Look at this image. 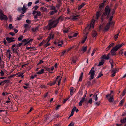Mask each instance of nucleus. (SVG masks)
<instances>
[{
    "label": "nucleus",
    "mask_w": 126,
    "mask_h": 126,
    "mask_svg": "<svg viewBox=\"0 0 126 126\" xmlns=\"http://www.w3.org/2000/svg\"><path fill=\"white\" fill-rule=\"evenodd\" d=\"M103 75V74H102V72H101L100 73L98 74V76L97 77V78H99L101 77Z\"/></svg>",
    "instance_id": "obj_42"
},
{
    "label": "nucleus",
    "mask_w": 126,
    "mask_h": 126,
    "mask_svg": "<svg viewBox=\"0 0 126 126\" xmlns=\"http://www.w3.org/2000/svg\"><path fill=\"white\" fill-rule=\"evenodd\" d=\"M54 34L52 32H50L49 33V35L47 39V40H48V42H49L50 39H53L54 37Z\"/></svg>",
    "instance_id": "obj_7"
},
{
    "label": "nucleus",
    "mask_w": 126,
    "mask_h": 126,
    "mask_svg": "<svg viewBox=\"0 0 126 126\" xmlns=\"http://www.w3.org/2000/svg\"><path fill=\"white\" fill-rule=\"evenodd\" d=\"M63 19L64 18L63 16H61L58 18V19L56 20V21H58V23L59 21H62L63 20Z\"/></svg>",
    "instance_id": "obj_21"
},
{
    "label": "nucleus",
    "mask_w": 126,
    "mask_h": 126,
    "mask_svg": "<svg viewBox=\"0 0 126 126\" xmlns=\"http://www.w3.org/2000/svg\"><path fill=\"white\" fill-rule=\"evenodd\" d=\"M50 115L49 114H47L44 116V119L43 120L44 123H48L52 120V119H51Z\"/></svg>",
    "instance_id": "obj_3"
},
{
    "label": "nucleus",
    "mask_w": 126,
    "mask_h": 126,
    "mask_svg": "<svg viewBox=\"0 0 126 126\" xmlns=\"http://www.w3.org/2000/svg\"><path fill=\"white\" fill-rule=\"evenodd\" d=\"M119 69L117 68H113L111 71V77H113L115 76V74L116 73L117 71H118Z\"/></svg>",
    "instance_id": "obj_9"
},
{
    "label": "nucleus",
    "mask_w": 126,
    "mask_h": 126,
    "mask_svg": "<svg viewBox=\"0 0 126 126\" xmlns=\"http://www.w3.org/2000/svg\"><path fill=\"white\" fill-rule=\"evenodd\" d=\"M36 13L37 14L35 15L34 16V18L35 19H37L38 18V16H40L41 15V13L39 11H37Z\"/></svg>",
    "instance_id": "obj_13"
},
{
    "label": "nucleus",
    "mask_w": 126,
    "mask_h": 126,
    "mask_svg": "<svg viewBox=\"0 0 126 126\" xmlns=\"http://www.w3.org/2000/svg\"><path fill=\"white\" fill-rule=\"evenodd\" d=\"M87 49V48L86 46H83L82 48V50L83 52H85L86 51Z\"/></svg>",
    "instance_id": "obj_30"
},
{
    "label": "nucleus",
    "mask_w": 126,
    "mask_h": 126,
    "mask_svg": "<svg viewBox=\"0 0 126 126\" xmlns=\"http://www.w3.org/2000/svg\"><path fill=\"white\" fill-rule=\"evenodd\" d=\"M104 6V4L102 3L99 6V8L100 9V11L101 10L102 8Z\"/></svg>",
    "instance_id": "obj_39"
},
{
    "label": "nucleus",
    "mask_w": 126,
    "mask_h": 126,
    "mask_svg": "<svg viewBox=\"0 0 126 126\" xmlns=\"http://www.w3.org/2000/svg\"><path fill=\"white\" fill-rule=\"evenodd\" d=\"M120 121L122 123H124L126 122V119L125 118H124L121 120Z\"/></svg>",
    "instance_id": "obj_32"
},
{
    "label": "nucleus",
    "mask_w": 126,
    "mask_h": 126,
    "mask_svg": "<svg viewBox=\"0 0 126 126\" xmlns=\"http://www.w3.org/2000/svg\"><path fill=\"white\" fill-rule=\"evenodd\" d=\"M124 45V43H123L121 44H118L115 47H113L111 51V55L112 56L115 55V52Z\"/></svg>",
    "instance_id": "obj_1"
},
{
    "label": "nucleus",
    "mask_w": 126,
    "mask_h": 126,
    "mask_svg": "<svg viewBox=\"0 0 126 126\" xmlns=\"http://www.w3.org/2000/svg\"><path fill=\"white\" fill-rule=\"evenodd\" d=\"M9 27L10 29H12L13 28V26H12V24H11L9 25Z\"/></svg>",
    "instance_id": "obj_61"
},
{
    "label": "nucleus",
    "mask_w": 126,
    "mask_h": 126,
    "mask_svg": "<svg viewBox=\"0 0 126 126\" xmlns=\"http://www.w3.org/2000/svg\"><path fill=\"white\" fill-rule=\"evenodd\" d=\"M5 121L7 123H9L10 122V120L8 118H7L5 120Z\"/></svg>",
    "instance_id": "obj_41"
},
{
    "label": "nucleus",
    "mask_w": 126,
    "mask_h": 126,
    "mask_svg": "<svg viewBox=\"0 0 126 126\" xmlns=\"http://www.w3.org/2000/svg\"><path fill=\"white\" fill-rule=\"evenodd\" d=\"M63 43V41L62 40L60 42H59L58 43V46H59L62 45Z\"/></svg>",
    "instance_id": "obj_34"
},
{
    "label": "nucleus",
    "mask_w": 126,
    "mask_h": 126,
    "mask_svg": "<svg viewBox=\"0 0 126 126\" xmlns=\"http://www.w3.org/2000/svg\"><path fill=\"white\" fill-rule=\"evenodd\" d=\"M111 93H110V94L106 95V98H108V97L109 96H110H110L112 95H111Z\"/></svg>",
    "instance_id": "obj_59"
},
{
    "label": "nucleus",
    "mask_w": 126,
    "mask_h": 126,
    "mask_svg": "<svg viewBox=\"0 0 126 126\" xmlns=\"http://www.w3.org/2000/svg\"><path fill=\"white\" fill-rule=\"evenodd\" d=\"M111 10V7L108 5L106 6L104 9V12L103 13L102 15V17L104 16H106L107 15L108 17L110 13Z\"/></svg>",
    "instance_id": "obj_2"
},
{
    "label": "nucleus",
    "mask_w": 126,
    "mask_h": 126,
    "mask_svg": "<svg viewBox=\"0 0 126 126\" xmlns=\"http://www.w3.org/2000/svg\"><path fill=\"white\" fill-rule=\"evenodd\" d=\"M56 12H55L54 11H50L49 12V13L50 15H52L54 14L55 13H56Z\"/></svg>",
    "instance_id": "obj_47"
},
{
    "label": "nucleus",
    "mask_w": 126,
    "mask_h": 126,
    "mask_svg": "<svg viewBox=\"0 0 126 126\" xmlns=\"http://www.w3.org/2000/svg\"><path fill=\"white\" fill-rule=\"evenodd\" d=\"M97 34V32L94 30L92 32V36L93 37H96Z\"/></svg>",
    "instance_id": "obj_16"
},
{
    "label": "nucleus",
    "mask_w": 126,
    "mask_h": 126,
    "mask_svg": "<svg viewBox=\"0 0 126 126\" xmlns=\"http://www.w3.org/2000/svg\"><path fill=\"white\" fill-rule=\"evenodd\" d=\"M104 62V61L102 59L101 61L99 62V63L98 65L99 66H100L101 65H102Z\"/></svg>",
    "instance_id": "obj_31"
},
{
    "label": "nucleus",
    "mask_w": 126,
    "mask_h": 126,
    "mask_svg": "<svg viewBox=\"0 0 126 126\" xmlns=\"http://www.w3.org/2000/svg\"><path fill=\"white\" fill-rule=\"evenodd\" d=\"M85 5L84 3H82V4L79 6L78 8V10H79L82 8Z\"/></svg>",
    "instance_id": "obj_35"
},
{
    "label": "nucleus",
    "mask_w": 126,
    "mask_h": 126,
    "mask_svg": "<svg viewBox=\"0 0 126 126\" xmlns=\"http://www.w3.org/2000/svg\"><path fill=\"white\" fill-rule=\"evenodd\" d=\"M100 102H101L100 101H96V102L94 103V104L97 106H99L100 105Z\"/></svg>",
    "instance_id": "obj_36"
},
{
    "label": "nucleus",
    "mask_w": 126,
    "mask_h": 126,
    "mask_svg": "<svg viewBox=\"0 0 126 126\" xmlns=\"http://www.w3.org/2000/svg\"><path fill=\"white\" fill-rule=\"evenodd\" d=\"M48 42V41H47V43H46V44H45L44 45V47H46L48 46L49 45H50V44L49 43H48V42Z\"/></svg>",
    "instance_id": "obj_48"
},
{
    "label": "nucleus",
    "mask_w": 126,
    "mask_h": 126,
    "mask_svg": "<svg viewBox=\"0 0 126 126\" xmlns=\"http://www.w3.org/2000/svg\"><path fill=\"white\" fill-rule=\"evenodd\" d=\"M14 38L13 37L9 38L6 37V39L8 42L9 43L15 41V40H14Z\"/></svg>",
    "instance_id": "obj_11"
},
{
    "label": "nucleus",
    "mask_w": 126,
    "mask_h": 126,
    "mask_svg": "<svg viewBox=\"0 0 126 126\" xmlns=\"http://www.w3.org/2000/svg\"><path fill=\"white\" fill-rule=\"evenodd\" d=\"M74 47V46H73L72 47H70V48H69L68 49H67L66 50L67 51V52H68L69 51H70L71 49H72V48H73Z\"/></svg>",
    "instance_id": "obj_44"
},
{
    "label": "nucleus",
    "mask_w": 126,
    "mask_h": 126,
    "mask_svg": "<svg viewBox=\"0 0 126 126\" xmlns=\"http://www.w3.org/2000/svg\"><path fill=\"white\" fill-rule=\"evenodd\" d=\"M96 51V50L95 49H94L93 51L92 52V54H91V56H92L94 54V53Z\"/></svg>",
    "instance_id": "obj_53"
},
{
    "label": "nucleus",
    "mask_w": 126,
    "mask_h": 126,
    "mask_svg": "<svg viewBox=\"0 0 126 126\" xmlns=\"http://www.w3.org/2000/svg\"><path fill=\"white\" fill-rule=\"evenodd\" d=\"M94 67H92L89 73V75L90 74L91 75L90 76L91 78L89 79L90 80L93 79L95 75V71L94 70Z\"/></svg>",
    "instance_id": "obj_5"
},
{
    "label": "nucleus",
    "mask_w": 126,
    "mask_h": 126,
    "mask_svg": "<svg viewBox=\"0 0 126 126\" xmlns=\"http://www.w3.org/2000/svg\"><path fill=\"white\" fill-rule=\"evenodd\" d=\"M23 38L22 36H21L20 37H19L18 39V40L19 41H21L22 40Z\"/></svg>",
    "instance_id": "obj_51"
},
{
    "label": "nucleus",
    "mask_w": 126,
    "mask_h": 126,
    "mask_svg": "<svg viewBox=\"0 0 126 126\" xmlns=\"http://www.w3.org/2000/svg\"><path fill=\"white\" fill-rule=\"evenodd\" d=\"M124 102V100H122L120 102L119 104L121 106H122L123 103Z\"/></svg>",
    "instance_id": "obj_62"
},
{
    "label": "nucleus",
    "mask_w": 126,
    "mask_h": 126,
    "mask_svg": "<svg viewBox=\"0 0 126 126\" xmlns=\"http://www.w3.org/2000/svg\"><path fill=\"white\" fill-rule=\"evenodd\" d=\"M51 10H54L53 11H54L55 12H57V11L54 6H52L51 7Z\"/></svg>",
    "instance_id": "obj_37"
},
{
    "label": "nucleus",
    "mask_w": 126,
    "mask_h": 126,
    "mask_svg": "<svg viewBox=\"0 0 126 126\" xmlns=\"http://www.w3.org/2000/svg\"><path fill=\"white\" fill-rule=\"evenodd\" d=\"M74 123L73 122H71L69 124L68 126H74Z\"/></svg>",
    "instance_id": "obj_64"
},
{
    "label": "nucleus",
    "mask_w": 126,
    "mask_h": 126,
    "mask_svg": "<svg viewBox=\"0 0 126 126\" xmlns=\"http://www.w3.org/2000/svg\"><path fill=\"white\" fill-rule=\"evenodd\" d=\"M88 34V33H87L85 34L84 36L83 37V38L82 40V41H81V43H82L83 44L85 42L87 38V34Z\"/></svg>",
    "instance_id": "obj_17"
},
{
    "label": "nucleus",
    "mask_w": 126,
    "mask_h": 126,
    "mask_svg": "<svg viewBox=\"0 0 126 126\" xmlns=\"http://www.w3.org/2000/svg\"><path fill=\"white\" fill-rule=\"evenodd\" d=\"M45 69L46 70L48 71L49 72H51V69L50 68L48 67H46L45 68Z\"/></svg>",
    "instance_id": "obj_50"
},
{
    "label": "nucleus",
    "mask_w": 126,
    "mask_h": 126,
    "mask_svg": "<svg viewBox=\"0 0 126 126\" xmlns=\"http://www.w3.org/2000/svg\"><path fill=\"white\" fill-rule=\"evenodd\" d=\"M108 99L109 102L111 103L113 102L114 101L113 95H111L110 98L108 97Z\"/></svg>",
    "instance_id": "obj_19"
},
{
    "label": "nucleus",
    "mask_w": 126,
    "mask_h": 126,
    "mask_svg": "<svg viewBox=\"0 0 126 126\" xmlns=\"http://www.w3.org/2000/svg\"><path fill=\"white\" fill-rule=\"evenodd\" d=\"M126 93V87L125 88V89H124V90H123V91L122 92V94H121V95L122 96H124Z\"/></svg>",
    "instance_id": "obj_38"
},
{
    "label": "nucleus",
    "mask_w": 126,
    "mask_h": 126,
    "mask_svg": "<svg viewBox=\"0 0 126 126\" xmlns=\"http://www.w3.org/2000/svg\"><path fill=\"white\" fill-rule=\"evenodd\" d=\"M108 23H109L110 26V25L111 27H113L114 25L115 22H114V21H112L109 22Z\"/></svg>",
    "instance_id": "obj_24"
},
{
    "label": "nucleus",
    "mask_w": 126,
    "mask_h": 126,
    "mask_svg": "<svg viewBox=\"0 0 126 126\" xmlns=\"http://www.w3.org/2000/svg\"><path fill=\"white\" fill-rule=\"evenodd\" d=\"M4 83L3 84V85L6 83H9L10 82V81L9 80H7L4 81Z\"/></svg>",
    "instance_id": "obj_54"
},
{
    "label": "nucleus",
    "mask_w": 126,
    "mask_h": 126,
    "mask_svg": "<svg viewBox=\"0 0 126 126\" xmlns=\"http://www.w3.org/2000/svg\"><path fill=\"white\" fill-rule=\"evenodd\" d=\"M79 15H77L75 16H74L72 19V20H76L78 19L79 17Z\"/></svg>",
    "instance_id": "obj_26"
},
{
    "label": "nucleus",
    "mask_w": 126,
    "mask_h": 126,
    "mask_svg": "<svg viewBox=\"0 0 126 126\" xmlns=\"http://www.w3.org/2000/svg\"><path fill=\"white\" fill-rule=\"evenodd\" d=\"M101 13L100 11H98L97 12L96 16V18L95 20H98L99 18L101 16Z\"/></svg>",
    "instance_id": "obj_15"
},
{
    "label": "nucleus",
    "mask_w": 126,
    "mask_h": 126,
    "mask_svg": "<svg viewBox=\"0 0 126 126\" xmlns=\"http://www.w3.org/2000/svg\"><path fill=\"white\" fill-rule=\"evenodd\" d=\"M115 12V10L113 9L111 11V14L112 15H113L114 14Z\"/></svg>",
    "instance_id": "obj_63"
},
{
    "label": "nucleus",
    "mask_w": 126,
    "mask_h": 126,
    "mask_svg": "<svg viewBox=\"0 0 126 126\" xmlns=\"http://www.w3.org/2000/svg\"><path fill=\"white\" fill-rule=\"evenodd\" d=\"M48 23L52 28H54L57 26V24L58 23V21L56 20L51 21H49Z\"/></svg>",
    "instance_id": "obj_4"
},
{
    "label": "nucleus",
    "mask_w": 126,
    "mask_h": 126,
    "mask_svg": "<svg viewBox=\"0 0 126 126\" xmlns=\"http://www.w3.org/2000/svg\"><path fill=\"white\" fill-rule=\"evenodd\" d=\"M114 45V43H112L108 47L109 48H110L111 47H112Z\"/></svg>",
    "instance_id": "obj_46"
},
{
    "label": "nucleus",
    "mask_w": 126,
    "mask_h": 126,
    "mask_svg": "<svg viewBox=\"0 0 126 126\" xmlns=\"http://www.w3.org/2000/svg\"><path fill=\"white\" fill-rule=\"evenodd\" d=\"M83 75V73L82 72L81 73L80 77L79 80V81H81L82 80V77Z\"/></svg>",
    "instance_id": "obj_25"
},
{
    "label": "nucleus",
    "mask_w": 126,
    "mask_h": 126,
    "mask_svg": "<svg viewBox=\"0 0 126 126\" xmlns=\"http://www.w3.org/2000/svg\"><path fill=\"white\" fill-rule=\"evenodd\" d=\"M90 28L91 27H90V26H89L88 25L87 26V27L85 28V29H87V30H89L90 29Z\"/></svg>",
    "instance_id": "obj_58"
},
{
    "label": "nucleus",
    "mask_w": 126,
    "mask_h": 126,
    "mask_svg": "<svg viewBox=\"0 0 126 126\" xmlns=\"http://www.w3.org/2000/svg\"><path fill=\"white\" fill-rule=\"evenodd\" d=\"M40 9L41 11L45 12H47L48 10L46 8H45L43 7H42L40 8Z\"/></svg>",
    "instance_id": "obj_18"
},
{
    "label": "nucleus",
    "mask_w": 126,
    "mask_h": 126,
    "mask_svg": "<svg viewBox=\"0 0 126 126\" xmlns=\"http://www.w3.org/2000/svg\"><path fill=\"white\" fill-rule=\"evenodd\" d=\"M60 107V105H57L56 108H55V110H57Z\"/></svg>",
    "instance_id": "obj_55"
},
{
    "label": "nucleus",
    "mask_w": 126,
    "mask_h": 126,
    "mask_svg": "<svg viewBox=\"0 0 126 126\" xmlns=\"http://www.w3.org/2000/svg\"><path fill=\"white\" fill-rule=\"evenodd\" d=\"M44 70L43 69H42L41 70L37 72V73L38 74H41L44 72Z\"/></svg>",
    "instance_id": "obj_28"
},
{
    "label": "nucleus",
    "mask_w": 126,
    "mask_h": 126,
    "mask_svg": "<svg viewBox=\"0 0 126 126\" xmlns=\"http://www.w3.org/2000/svg\"><path fill=\"white\" fill-rule=\"evenodd\" d=\"M27 9L24 6H23V8L22 9V10L23 11V12L22 13V14H23L25 13Z\"/></svg>",
    "instance_id": "obj_23"
},
{
    "label": "nucleus",
    "mask_w": 126,
    "mask_h": 126,
    "mask_svg": "<svg viewBox=\"0 0 126 126\" xmlns=\"http://www.w3.org/2000/svg\"><path fill=\"white\" fill-rule=\"evenodd\" d=\"M72 63H76L77 60V58L76 57H73L72 58Z\"/></svg>",
    "instance_id": "obj_20"
},
{
    "label": "nucleus",
    "mask_w": 126,
    "mask_h": 126,
    "mask_svg": "<svg viewBox=\"0 0 126 126\" xmlns=\"http://www.w3.org/2000/svg\"><path fill=\"white\" fill-rule=\"evenodd\" d=\"M63 32L64 33H67L68 32H69L68 30H63Z\"/></svg>",
    "instance_id": "obj_49"
},
{
    "label": "nucleus",
    "mask_w": 126,
    "mask_h": 126,
    "mask_svg": "<svg viewBox=\"0 0 126 126\" xmlns=\"http://www.w3.org/2000/svg\"><path fill=\"white\" fill-rule=\"evenodd\" d=\"M109 23H107L106 25V26L104 30L106 31H107L109 29L110 26L109 25Z\"/></svg>",
    "instance_id": "obj_22"
},
{
    "label": "nucleus",
    "mask_w": 126,
    "mask_h": 126,
    "mask_svg": "<svg viewBox=\"0 0 126 126\" xmlns=\"http://www.w3.org/2000/svg\"><path fill=\"white\" fill-rule=\"evenodd\" d=\"M21 76L22 78H23L24 76L23 75V73H21L19 75H18V77H20Z\"/></svg>",
    "instance_id": "obj_60"
},
{
    "label": "nucleus",
    "mask_w": 126,
    "mask_h": 126,
    "mask_svg": "<svg viewBox=\"0 0 126 126\" xmlns=\"http://www.w3.org/2000/svg\"><path fill=\"white\" fill-rule=\"evenodd\" d=\"M23 43L21 42L18 44L16 45V47H19L21 46L22 45H23Z\"/></svg>",
    "instance_id": "obj_43"
},
{
    "label": "nucleus",
    "mask_w": 126,
    "mask_h": 126,
    "mask_svg": "<svg viewBox=\"0 0 126 126\" xmlns=\"http://www.w3.org/2000/svg\"><path fill=\"white\" fill-rule=\"evenodd\" d=\"M60 77V76H58L57 77L56 80L54 81L53 82H52L51 81L48 83L47 85H50V86H51L52 85H54L56 82V80L59 77Z\"/></svg>",
    "instance_id": "obj_10"
},
{
    "label": "nucleus",
    "mask_w": 126,
    "mask_h": 126,
    "mask_svg": "<svg viewBox=\"0 0 126 126\" xmlns=\"http://www.w3.org/2000/svg\"><path fill=\"white\" fill-rule=\"evenodd\" d=\"M43 61L41 60L39 62V63H38L37 64L38 65H39V64H41L42 63H43Z\"/></svg>",
    "instance_id": "obj_56"
},
{
    "label": "nucleus",
    "mask_w": 126,
    "mask_h": 126,
    "mask_svg": "<svg viewBox=\"0 0 126 126\" xmlns=\"http://www.w3.org/2000/svg\"><path fill=\"white\" fill-rule=\"evenodd\" d=\"M119 32L117 34L115 35L114 37V39L115 41H116L119 35Z\"/></svg>",
    "instance_id": "obj_33"
},
{
    "label": "nucleus",
    "mask_w": 126,
    "mask_h": 126,
    "mask_svg": "<svg viewBox=\"0 0 126 126\" xmlns=\"http://www.w3.org/2000/svg\"><path fill=\"white\" fill-rule=\"evenodd\" d=\"M51 28V27L50 25H49V23H48L47 26H45L43 28L44 30H50Z\"/></svg>",
    "instance_id": "obj_14"
},
{
    "label": "nucleus",
    "mask_w": 126,
    "mask_h": 126,
    "mask_svg": "<svg viewBox=\"0 0 126 126\" xmlns=\"http://www.w3.org/2000/svg\"><path fill=\"white\" fill-rule=\"evenodd\" d=\"M29 25L27 24H26L24 25V27L25 29H27L28 28Z\"/></svg>",
    "instance_id": "obj_45"
},
{
    "label": "nucleus",
    "mask_w": 126,
    "mask_h": 126,
    "mask_svg": "<svg viewBox=\"0 0 126 126\" xmlns=\"http://www.w3.org/2000/svg\"><path fill=\"white\" fill-rule=\"evenodd\" d=\"M38 27H36L35 28H32V31L34 32H36L37 30H38Z\"/></svg>",
    "instance_id": "obj_27"
},
{
    "label": "nucleus",
    "mask_w": 126,
    "mask_h": 126,
    "mask_svg": "<svg viewBox=\"0 0 126 126\" xmlns=\"http://www.w3.org/2000/svg\"><path fill=\"white\" fill-rule=\"evenodd\" d=\"M39 8V6L37 5H36L34 6L33 8L35 10H36Z\"/></svg>",
    "instance_id": "obj_57"
},
{
    "label": "nucleus",
    "mask_w": 126,
    "mask_h": 126,
    "mask_svg": "<svg viewBox=\"0 0 126 126\" xmlns=\"http://www.w3.org/2000/svg\"><path fill=\"white\" fill-rule=\"evenodd\" d=\"M33 40V39H30L29 38H28L26 39V42L28 44L30 42H32Z\"/></svg>",
    "instance_id": "obj_29"
},
{
    "label": "nucleus",
    "mask_w": 126,
    "mask_h": 126,
    "mask_svg": "<svg viewBox=\"0 0 126 126\" xmlns=\"http://www.w3.org/2000/svg\"><path fill=\"white\" fill-rule=\"evenodd\" d=\"M110 55V53H108L107 55H106L105 54H104L101 57L100 59H103V60L105 59L108 60L110 59V57L109 56Z\"/></svg>",
    "instance_id": "obj_6"
},
{
    "label": "nucleus",
    "mask_w": 126,
    "mask_h": 126,
    "mask_svg": "<svg viewBox=\"0 0 126 126\" xmlns=\"http://www.w3.org/2000/svg\"><path fill=\"white\" fill-rule=\"evenodd\" d=\"M92 102V98H90L89 100L88 101V102L90 104H91Z\"/></svg>",
    "instance_id": "obj_52"
},
{
    "label": "nucleus",
    "mask_w": 126,
    "mask_h": 126,
    "mask_svg": "<svg viewBox=\"0 0 126 126\" xmlns=\"http://www.w3.org/2000/svg\"><path fill=\"white\" fill-rule=\"evenodd\" d=\"M46 43V41L44 40H43L41 42L39 45V46H40L42 45L43 44Z\"/></svg>",
    "instance_id": "obj_40"
},
{
    "label": "nucleus",
    "mask_w": 126,
    "mask_h": 126,
    "mask_svg": "<svg viewBox=\"0 0 126 126\" xmlns=\"http://www.w3.org/2000/svg\"><path fill=\"white\" fill-rule=\"evenodd\" d=\"M0 16L1 20H7L8 18L4 14L2 15H0Z\"/></svg>",
    "instance_id": "obj_8"
},
{
    "label": "nucleus",
    "mask_w": 126,
    "mask_h": 126,
    "mask_svg": "<svg viewBox=\"0 0 126 126\" xmlns=\"http://www.w3.org/2000/svg\"><path fill=\"white\" fill-rule=\"evenodd\" d=\"M96 21V20H94V19H92L90 24V27L93 28L94 27V26L95 24V21Z\"/></svg>",
    "instance_id": "obj_12"
}]
</instances>
